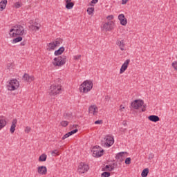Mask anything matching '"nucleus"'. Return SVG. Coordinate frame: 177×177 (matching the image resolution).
<instances>
[{"label": "nucleus", "instance_id": "f03ea898", "mask_svg": "<svg viewBox=\"0 0 177 177\" xmlns=\"http://www.w3.org/2000/svg\"><path fill=\"white\" fill-rule=\"evenodd\" d=\"M92 88H93V82L91 80H86L80 85L79 89L82 93H88L92 91Z\"/></svg>", "mask_w": 177, "mask_h": 177}, {"label": "nucleus", "instance_id": "b1692460", "mask_svg": "<svg viewBox=\"0 0 177 177\" xmlns=\"http://www.w3.org/2000/svg\"><path fill=\"white\" fill-rule=\"evenodd\" d=\"M4 127H6V120L3 118H0V131L3 129Z\"/></svg>", "mask_w": 177, "mask_h": 177}, {"label": "nucleus", "instance_id": "2f4dec72", "mask_svg": "<svg viewBox=\"0 0 177 177\" xmlns=\"http://www.w3.org/2000/svg\"><path fill=\"white\" fill-rule=\"evenodd\" d=\"M115 164H112V165H109V169H108V171H109L110 172H111V171H114V167H115Z\"/></svg>", "mask_w": 177, "mask_h": 177}, {"label": "nucleus", "instance_id": "ddd939ff", "mask_svg": "<svg viewBox=\"0 0 177 177\" xmlns=\"http://www.w3.org/2000/svg\"><path fill=\"white\" fill-rule=\"evenodd\" d=\"M102 28L106 32L111 31V30L114 28V22H113L112 21L106 22L105 24H104Z\"/></svg>", "mask_w": 177, "mask_h": 177}, {"label": "nucleus", "instance_id": "5fc2aeb1", "mask_svg": "<svg viewBox=\"0 0 177 177\" xmlns=\"http://www.w3.org/2000/svg\"><path fill=\"white\" fill-rule=\"evenodd\" d=\"M21 45H23V46H24V44L21 43Z\"/></svg>", "mask_w": 177, "mask_h": 177}, {"label": "nucleus", "instance_id": "7ed1b4c3", "mask_svg": "<svg viewBox=\"0 0 177 177\" xmlns=\"http://www.w3.org/2000/svg\"><path fill=\"white\" fill-rule=\"evenodd\" d=\"M66 56H59L53 59V64L55 67H62V66L66 64Z\"/></svg>", "mask_w": 177, "mask_h": 177}, {"label": "nucleus", "instance_id": "ea45409f", "mask_svg": "<svg viewBox=\"0 0 177 177\" xmlns=\"http://www.w3.org/2000/svg\"><path fill=\"white\" fill-rule=\"evenodd\" d=\"M107 20H113L114 19V16L113 15H109L106 17Z\"/></svg>", "mask_w": 177, "mask_h": 177}, {"label": "nucleus", "instance_id": "7c9ffc66", "mask_svg": "<svg viewBox=\"0 0 177 177\" xmlns=\"http://www.w3.org/2000/svg\"><path fill=\"white\" fill-rule=\"evenodd\" d=\"M62 127H67V125H68V122L66 121V120H63L60 122Z\"/></svg>", "mask_w": 177, "mask_h": 177}, {"label": "nucleus", "instance_id": "3c124183", "mask_svg": "<svg viewBox=\"0 0 177 177\" xmlns=\"http://www.w3.org/2000/svg\"><path fill=\"white\" fill-rule=\"evenodd\" d=\"M125 109V107L122 106V105H120V111H122V109Z\"/></svg>", "mask_w": 177, "mask_h": 177}, {"label": "nucleus", "instance_id": "1a4fd4ad", "mask_svg": "<svg viewBox=\"0 0 177 177\" xmlns=\"http://www.w3.org/2000/svg\"><path fill=\"white\" fill-rule=\"evenodd\" d=\"M88 171H89V166L85 162H80L78 166L77 172L81 174H85V172H88Z\"/></svg>", "mask_w": 177, "mask_h": 177}, {"label": "nucleus", "instance_id": "603ef678", "mask_svg": "<svg viewBox=\"0 0 177 177\" xmlns=\"http://www.w3.org/2000/svg\"><path fill=\"white\" fill-rule=\"evenodd\" d=\"M122 124H123V125H124V127H127V122L124 121V122H122Z\"/></svg>", "mask_w": 177, "mask_h": 177}, {"label": "nucleus", "instance_id": "c03bdc74", "mask_svg": "<svg viewBox=\"0 0 177 177\" xmlns=\"http://www.w3.org/2000/svg\"><path fill=\"white\" fill-rule=\"evenodd\" d=\"M128 1L129 0H122V5H127V3L128 2Z\"/></svg>", "mask_w": 177, "mask_h": 177}, {"label": "nucleus", "instance_id": "4468645a", "mask_svg": "<svg viewBox=\"0 0 177 177\" xmlns=\"http://www.w3.org/2000/svg\"><path fill=\"white\" fill-rule=\"evenodd\" d=\"M129 63H131V59H127L122 65L120 71V74H123V73H125V71L127 68H128V66L129 65Z\"/></svg>", "mask_w": 177, "mask_h": 177}, {"label": "nucleus", "instance_id": "8fccbe9b", "mask_svg": "<svg viewBox=\"0 0 177 177\" xmlns=\"http://www.w3.org/2000/svg\"><path fill=\"white\" fill-rule=\"evenodd\" d=\"M68 135H69V136H71V135H73V132L71 131L68 132Z\"/></svg>", "mask_w": 177, "mask_h": 177}, {"label": "nucleus", "instance_id": "a19ab883", "mask_svg": "<svg viewBox=\"0 0 177 177\" xmlns=\"http://www.w3.org/2000/svg\"><path fill=\"white\" fill-rule=\"evenodd\" d=\"M94 124H103V121L102 120H97L94 122Z\"/></svg>", "mask_w": 177, "mask_h": 177}, {"label": "nucleus", "instance_id": "412c9836", "mask_svg": "<svg viewBox=\"0 0 177 177\" xmlns=\"http://www.w3.org/2000/svg\"><path fill=\"white\" fill-rule=\"evenodd\" d=\"M116 45H118V46H119V48L121 50H124V48H125V43L124 42V40L117 41Z\"/></svg>", "mask_w": 177, "mask_h": 177}, {"label": "nucleus", "instance_id": "6e6552de", "mask_svg": "<svg viewBox=\"0 0 177 177\" xmlns=\"http://www.w3.org/2000/svg\"><path fill=\"white\" fill-rule=\"evenodd\" d=\"M62 44V39H57L54 41H51L47 44L48 50H55L57 46H59Z\"/></svg>", "mask_w": 177, "mask_h": 177}, {"label": "nucleus", "instance_id": "de8ad7c7", "mask_svg": "<svg viewBox=\"0 0 177 177\" xmlns=\"http://www.w3.org/2000/svg\"><path fill=\"white\" fill-rule=\"evenodd\" d=\"M104 169H106V171H109V169H110V165H107L105 166Z\"/></svg>", "mask_w": 177, "mask_h": 177}, {"label": "nucleus", "instance_id": "473e14b6", "mask_svg": "<svg viewBox=\"0 0 177 177\" xmlns=\"http://www.w3.org/2000/svg\"><path fill=\"white\" fill-rule=\"evenodd\" d=\"M30 131H31V127H26V129H25V133H30Z\"/></svg>", "mask_w": 177, "mask_h": 177}, {"label": "nucleus", "instance_id": "c756f323", "mask_svg": "<svg viewBox=\"0 0 177 177\" xmlns=\"http://www.w3.org/2000/svg\"><path fill=\"white\" fill-rule=\"evenodd\" d=\"M111 175L110 172H103L102 174H101V176L102 177H109Z\"/></svg>", "mask_w": 177, "mask_h": 177}, {"label": "nucleus", "instance_id": "58836bf2", "mask_svg": "<svg viewBox=\"0 0 177 177\" xmlns=\"http://www.w3.org/2000/svg\"><path fill=\"white\" fill-rule=\"evenodd\" d=\"M68 133H66L63 137H62V140H64V139H67V138H69Z\"/></svg>", "mask_w": 177, "mask_h": 177}, {"label": "nucleus", "instance_id": "a18cd8bd", "mask_svg": "<svg viewBox=\"0 0 177 177\" xmlns=\"http://www.w3.org/2000/svg\"><path fill=\"white\" fill-rule=\"evenodd\" d=\"M104 100H105L106 102H109V101H110V96L106 95Z\"/></svg>", "mask_w": 177, "mask_h": 177}, {"label": "nucleus", "instance_id": "e433bc0d", "mask_svg": "<svg viewBox=\"0 0 177 177\" xmlns=\"http://www.w3.org/2000/svg\"><path fill=\"white\" fill-rule=\"evenodd\" d=\"M172 67H174V70H177V62L172 63Z\"/></svg>", "mask_w": 177, "mask_h": 177}, {"label": "nucleus", "instance_id": "49530a36", "mask_svg": "<svg viewBox=\"0 0 177 177\" xmlns=\"http://www.w3.org/2000/svg\"><path fill=\"white\" fill-rule=\"evenodd\" d=\"M71 132H72V134L74 135V133H77V132H78V129H75L74 130H72Z\"/></svg>", "mask_w": 177, "mask_h": 177}, {"label": "nucleus", "instance_id": "9b49d317", "mask_svg": "<svg viewBox=\"0 0 177 177\" xmlns=\"http://www.w3.org/2000/svg\"><path fill=\"white\" fill-rule=\"evenodd\" d=\"M29 24L30 25H29L28 28L32 31H38L39 30V28H41V25L37 23L36 21H34L33 20H30L29 21Z\"/></svg>", "mask_w": 177, "mask_h": 177}, {"label": "nucleus", "instance_id": "bb28decb", "mask_svg": "<svg viewBox=\"0 0 177 177\" xmlns=\"http://www.w3.org/2000/svg\"><path fill=\"white\" fill-rule=\"evenodd\" d=\"M66 8L68 10L73 9V8H74V3L71 1L69 3H66Z\"/></svg>", "mask_w": 177, "mask_h": 177}, {"label": "nucleus", "instance_id": "5701e85b", "mask_svg": "<svg viewBox=\"0 0 177 177\" xmlns=\"http://www.w3.org/2000/svg\"><path fill=\"white\" fill-rule=\"evenodd\" d=\"M6 3H8V0H2L0 2V11L2 12L6 8Z\"/></svg>", "mask_w": 177, "mask_h": 177}, {"label": "nucleus", "instance_id": "423d86ee", "mask_svg": "<svg viewBox=\"0 0 177 177\" xmlns=\"http://www.w3.org/2000/svg\"><path fill=\"white\" fill-rule=\"evenodd\" d=\"M92 152L93 157L99 158V157H102V156H103L104 151L100 146H95L93 148Z\"/></svg>", "mask_w": 177, "mask_h": 177}, {"label": "nucleus", "instance_id": "cd10ccee", "mask_svg": "<svg viewBox=\"0 0 177 177\" xmlns=\"http://www.w3.org/2000/svg\"><path fill=\"white\" fill-rule=\"evenodd\" d=\"M21 41H23V37H18L12 40V44H17V42H21Z\"/></svg>", "mask_w": 177, "mask_h": 177}, {"label": "nucleus", "instance_id": "f704fd0d", "mask_svg": "<svg viewBox=\"0 0 177 177\" xmlns=\"http://www.w3.org/2000/svg\"><path fill=\"white\" fill-rule=\"evenodd\" d=\"M52 155L53 156H59V151L57 149H55L54 151H52Z\"/></svg>", "mask_w": 177, "mask_h": 177}, {"label": "nucleus", "instance_id": "a211bd4d", "mask_svg": "<svg viewBox=\"0 0 177 177\" xmlns=\"http://www.w3.org/2000/svg\"><path fill=\"white\" fill-rule=\"evenodd\" d=\"M17 125V119H14L12 121V124L10 129L11 133H15V131H16Z\"/></svg>", "mask_w": 177, "mask_h": 177}, {"label": "nucleus", "instance_id": "09e8293b", "mask_svg": "<svg viewBox=\"0 0 177 177\" xmlns=\"http://www.w3.org/2000/svg\"><path fill=\"white\" fill-rule=\"evenodd\" d=\"M98 1L97 0H92L91 3H97Z\"/></svg>", "mask_w": 177, "mask_h": 177}, {"label": "nucleus", "instance_id": "79ce46f5", "mask_svg": "<svg viewBox=\"0 0 177 177\" xmlns=\"http://www.w3.org/2000/svg\"><path fill=\"white\" fill-rule=\"evenodd\" d=\"M153 158H154V154H153L152 153H151L149 154V160H153Z\"/></svg>", "mask_w": 177, "mask_h": 177}, {"label": "nucleus", "instance_id": "dca6fc26", "mask_svg": "<svg viewBox=\"0 0 177 177\" xmlns=\"http://www.w3.org/2000/svg\"><path fill=\"white\" fill-rule=\"evenodd\" d=\"M118 20H120V24L122 26H127L128 24V20L125 18V15L124 14H120L118 15Z\"/></svg>", "mask_w": 177, "mask_h": 177}, {"label": "nucleus", "instance_id": "39448f33", "mask_svg": "<svg viewBox=\"0 0 177 177\" xmlns=\"http://www.w3.org/2000/svg\"><path fill=\"white\" fill-rule=\"evenodd\" d=\"M20 84L19 81L16 79H12L9 82V84L7 86L8 91H16V89L19 88Z\"/></svg>", "mask_w": 177, "mask_h": 177}, {"label": "nucleus", "instance_id": "864d4df0", "mask_svg": "<svg viewBox=\"0 0 177 177\" xmlns=\"http://www.w3.org/2000/svg\"><path fill=\"white\" fill-rule=\"evenodd\" d=\"M64 1H65L66 3H69V2L71 1V0H64Z\"/></svg>", "mask_w": 177, "mask_h": 177}, {"label": "nucleus", "instance_id": "4be33fe9", "mask_svg": "<svg viewBox=\"0 0 177 177\" xmlns=\"http://www.w3.org/2000/svg\"><path fill=\"white\" fill-rule=\"evenodd\" d=\"M65 48L64 47H60L58 50H55L54 53L55 56H60L64 52Z\"/></svg>", "mask_w": 177, "mask_h": 177}, {"label": "nucleus", "instance_id": "9d476101", "mask_svg": "<svg viewBox=\"0 0 177 177\" xmlns=\"http://www.w3.org/2000/svg\"><path fill=\"white\" fill-rule=\"evenodd\" d=\"M145 104V102L142 100H136L133 102H131V106L135 110H138L142 107Z\"/></svg>", "mask_w": 177, "mask_h": 177}, {"label": "nucleus", "instance_id": "a878e982", "mask_svg": "<svg viewBox=\"0 0 177 177\" xmlns=\"http://www.w3.org/2000/svg\"><path fill=\"white\" fill-rule=\"evenodd\" d=\"M47 156L45 153L41 154L39 158V161L44 162L46 161Z\"/></svg>", "mask_w": 177, "mask_h": 177}, {"label": "nucleus", "instance_id": "f8f14e48", "mask_svg": "<svg viewBox=\"0 0 177 177\" xmlns=\"http://www.w3.org/2000/svg\"><path fill=\"white\" fill-rule=\"evenodd\" d=\"M127 152H119L115 156V159L118 162H122L127 158Z\"/></svg>", "mask_w": 177, "mask_h": 177}, {"label": "nucleus", "instance_id": "2eb2a0df", "mask_svg": "<svg viewBox=\"0 0 177 177\" xmlns=\"http://www.w3.org/2000/svg\"><path fill=\"white\" fill-rule=\"evenodd\" d=\"M99 111V109L96 105H91L88 108V113L90 114H93V115H96Z\"/></svg>", "mask_w": 177, "mask_h": 177}, {"label": "nucleus", "instance_id": "f3484780", "mask_svg": "<svg viewBox=\"0 0 177 177\" xmlns=\"http://www.w3.org/2000/svg\"><path fill=\"white\" fill-rule=\"evenodd\" d=\"M37 172L39 175H46L48 174V169L46 166H39L37 167Z\"/></svg>", "mask_w": 177, "mask_h": 177}, {"label": "nucleus", "instance_id": "393cba45", "mask_svg": "<svg viewBox=\"0 0 177 177\" xmlns=\"http://www.w3.org/2000/svg\"><path fill=\"white\" fill-rule=\"evenodd\" d=\"M147 175H149V168H145L142 170L141 173V176L142 177H147Z\"/></svg>", "mask_w": 177, "mask_h": 177}, {"label": "nucleus", "instance_id": "6ab92c4d", "mask_svg": "<svg viewBox=\"0 0 177 177\" xmlns=\"http://www.w3.org/2000/svg\"><path fill=\"white\" fill-rule=\"evenodd\" d=\"M23 79L24 81H26V82H32V81H34V76L25 73L23 76Z\"/></svg>", "mask_w": 177, "mask_h": 177}, {"label": "nucleus", "instance_id": "c85d7f7f", "mask_svg": "<svg viewBox=\"0 0 177 177\" xmlns=\"http://www.w3.org/2000/svg\"><path fill=\"white\" fill-rule=\"evenodd\" d=\"M93 12H95L94 8H87V13L88 15H93Z\"/></svg>", "mask_w": 177, "mask_h": 177}, {"label": "nucleus", "instance_id": "72a5a7b5", "mask_svg": "<svg viewBox=\"0 0 177 177\" xmlns=\"http://www.w3.org/2000/svg\"><path fill=\"white\" fill-rule=\"evenodd\" d=\"M125 164H127V165H129V164H131V158H127L125 159Z\"/></svg>", "mask_w": 177, "mask_h": 177}, {"label": "nucleus", "instance_id": "f257e3e1", "mask_svg": "<svg viewBox=\"0 0 177 177\" xmlns=\"http://www.w3.org/2000/svg\"><path fill=\"white\" fill-rule=\"evenodd\" d=\"M26 34H27V30H25L24 27H23L21 25H17L13 26L9 32V35L12 38H15V37L17 36L26 35Z\"/></svg>", "mask_w": 177, "mask_h": 177}, {"label": "nucleus", "instance_id": "4c0bfd02", "mask_svg": "<svg viewBox=\"0 0 177 177\" xmlns=\"http://www.w3.org/2000/svg\"><path fill=\"white\" fill-rule=\"evenodd\" d=\"M73 58L75 60H80V59H81V55H75Z\"/></svg>", "mask_w": 177, "mask_h": 177}, {"label": "nucleus", "instance_id": "aec40b11", "mask_svg": "<svg viewBox=\"0 0 177 177\" xmlns=\"http://www.w3.org/2000/svg\"><path fill=\"white\" fill-rule=\"evenodd\" d=\"M148 120L152 121V122H158V121H160V118L157 115H151L148 117Z\"/></svg>", "mask_w": 177, "mask_h": 177}, {"label": "nucleus", "instance_id": "c9c22d12", "mask_svg": "<svg viewBox=\"0 0 177 177\" xmlns=\"http://www.w3.org/2000/svg\"><path fill=\"white\" fill-rule=\"evenodd\" d=\"M15 8H17V9H19V8H20L21 6V4L20 3V2H16L15 3Z\"/></svg>", "mask_w": 177, "mask_h": 177}, {"label": "nucleus", "instance_id": "37998d69", "mask_svg": "<svg viewBox=\"0 0 177 177\" xmlns=\"http://www.w3.org/2000/svg\"><path fill=\"white\" fill-rule=\"evenodd\" d=\"M142 106H143V109H142V111L145 112L146 111V107H147V105L144 104Z\"/></svg>", "mask_w": 177, "mask_h": 177}, {"label": "nucleus", "instance_id": "20e7f679", "mask_svg": "<svg viewBox=\"0 0 177 177\" xmlns=\"http://www.w3.org/2000/svg\"><path fill=\"white\" fill-rule=\"evenodd\" d=\"M59 93H62V86L59 84H52L50 87V96H56V95H59Z\"/></svg>", "mask_w": 177, "mask_h": 177}, {"label": "nucleus", "instance_id": "0eeeda50", "mask_svg": "<svg viewBox=\"0 0 177 177\" xmlns=\"http://www.w3.org/2000/svg\"><path fill=\"white\" fill-rule=\"evenodd\" d=\"M114 145V138L111 136H106L104 138V147H111Z\"/></svg>", "mask_w": 177, "mask_h": 177}]
</instances>
